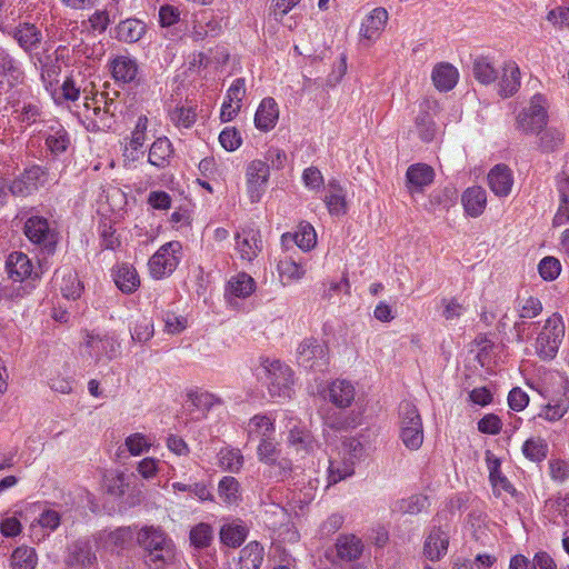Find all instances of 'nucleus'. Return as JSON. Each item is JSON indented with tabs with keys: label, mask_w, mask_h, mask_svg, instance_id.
<instances>
[{
	"label": "nucleus",
	"mask_w": 569,
	"mask_h": 569,
	"mask_svg": "<svg viewBox=\"0 0 569 569\" xmlns=\"http://www.w3.org/2000/svg\"><path fill=\"white\" fill-rule=\"evenodd\" d=\"M263 560V547L252 541L241 549L239 569H259Z\"/></svg>",
	"instance_id": "nucleus-31"
},
{
	"label": "nucleus",
	"mask_w": 569,
	"mask_h": 569,
	"mask_svg": "<svg viewBox=\"0 0 569 569\" xmlns=\"http://www.w3.org/2000/svg\"><path fill=\"white\" fill-rule=\"evenodd\" d=\"M563 134L557 129H547L539 137V147L543 152H552L562 143Z\"/></svg>",
	"instance_id": "nucleus-52"
},
{
	"label": "nucleus",
	"mask_w": 569,
	"mask_h": 569,
	"mask_svg": "<svg viewBox=\"0 0 569 569\" xmlns=\"http://www.w3.org/2000/svg\"><path fill=\"white\" fill-rule=\"evenodd\" d=\"M472 73L477 81L482 84H491L498 79V71L492 63L483 57L473 61Z\"/></svg>",
	"instance_id": "nucleus-38"
},
{
	"label": "nucleus",
	"mask_w": 569,
	"mask_h": 569,
	"mask_svg": "<svg viewBox=\"0 0 569 569\" xmlns=\"http://www.w3.org/2000/svg\"><path fill=\"white\" fill-rule=\"evenodd\" d=\"M50 180L47 168L34 164L26 168L23 172L16 178L9 186V190L13 196L27 197L39 188L44 187Z\"/></svg>",
	"instance_id": "nucleus-7"
},
{
	"label": "nucleus",
	"mask_w": 569,
	"mask_h": 569,
	"mask_svg": "<svg viewBox=\"0 0 569 569\" xmlns=\"http://www.w3.org/2000/svg\"><path fill=\"white\" fill-rule=\"evenodd\" d=\"M322 419L326 427L336 431L355 428L359 423L357 418L340 411H328Z\"/></svg>",
	"instance_id": "nucleus-44"
},
{
	"label": "nucleus",
	"mask_w": 569,
	"mask_h": 569,
	"mask_svg": "<svg viewBox=\"0 0 569 569\" xmlns=\"http://www.w3.org/2000/svg\"><path fill=\"white\" fill-rule=\"evenodd\" d=\"M173 150L170 141L167 138L157 139L150 150L148 160L152 166L162 168L168 163Z\"/></svg>",
	"instance_id": "nucleus-36"
},
{
	"label": "nucleus",
	"mask_w": 569,
	"mask_h": 569,
	"mask_svg": "<svg viewBox=\"0 0 569 569\" xmlns=\"http://www.w3.org/2000/svg\"><path fill=\"white\" fill-rule=\"evenodd\" d=\"M148 126V118L146 116H141L138 118V121L136 123V128L132 132V137L130 140V147L133 150H138L140 147L143 146L146 140V130Z\"/></svg>",
	"instance_id": "nucleus-59"
},
{
	"label": "nucleus",
	"mask_w": 569,
	"mask_h": 569,
	"mask_svg": "<svg viewBox=\"0 0 569 569\" xmlns=\"http://www.w3.org/2000/svg\"><path fill=\"white\" fill-rule=\"evenodd\" d=\"M246 96V82L243 78L236 79L227 91V97L230 102L241 104L242 99Z\"/></svg>",
	"instance_id": "nucleus-63"
},
{
	"label": "nucleus",
	"mask_w": 569,
	"mask_h": 569,
	"mask_svg": "<svg viewBox=\"0 0 569 569\" xmlns=\"http://www.w3.org/2000/svg\"><path fill=\"white\" fill-rule=\"evenodd\" d=\"M219 142L224 150L234 151L241 146L242 139L234 127H227L220 132Z\"/></svg>",
	"instance_id": "nucleus-54"
},
{
	"label": "nucleus",
	"mask_w": 569,
	"mask_h": 569,
	"mask_svg": "<svg viewBox=\"0 0 569 569\" xmlns=\"http://www.w3.org/2000/svg\"><path fill=\"white\" fill-rule=\"evenodd\" d=\"M177 242L170 241L161 246L149 260L150 274L154 279H161L171 274L177 268Z\"/></svg>",
	"instance_id": "nucleus-12"
},
{
	"label": "nucleus",
	"mask_w": 569,
	"mask_h": 569,
	"mask_svg": "<svg viewBox=\"0 0 569 569\" xmlns=\"http://www.w3.org/2000/svg\"><path fill=\"white\" fill-rule=\"evenodd\" d=\"M451 525L447 515L438 513L433 518V527L426 538L423 546V552L429 560H439L447 553Z\"/></svg>",
	"instance_id": "nucleus-5"
},
{
	"label": "nucleus",
	"mask_w": 569,
	"mask_h": 569,
	"mask_svg": "<svg viewBox=\"0 0 569 569\" xmlns=\"http://www.w3.org/2000/svg\"><path fill=\"white\" fill-rule=\"evenodd\" d=\"M538 271L543 280L552 281L560 274L561 263L555 257H545L538 264Z\"/></svg>",
	"instance_id": "nucleus-51"
},
{
	"label": "nucleus",
	"mask_w": 569,
	"mask_h": 569,
	"mask_svg": "<svg viewBox=\"0 0 569 569\" xmlns=\"http://www.w3.org/2000/svg\"><path fill=\"white\" fill-rule=\"evenodd\" d=\"M6 268L10 279L13 281H23L32 274V262L23 252L14 251L10 253L6 261Z\"/></svg>",
	"instance_id": "nucleus-20"
},
{
	"label": "nucleus",
	"mask_w": 569,
	"mask_h": 569,
	"mask_svg": "<svg viewBox=\"0 0 569 569\" xmlns=\"http://www.w3.org/2000/svg\"><path fill=\"white\" fill-rule=\"evenodd\" d=\"M24 233L30 241L41 246L48 253L54 251L58 238L49 222L42 217H31L24 223Z\"/></svg>",
	"instance_id": "nucleus-10"
},
{
	"label": "nucleus",
	"mask_w": 569,
	"mask_h": 569,
	"mask_svg": "<svg viewBox=\"0 0 569 569\" xmlns=\"http://www.w3.org/2000/svg\"><path fill=\"white\" fill-rule=\"evenodd\" d=\"M219 467L229 472H239L243 466V456L239 449L223 448L218 453Z\"/></svg>",
	"instance_id": "nucleus-39"
},
{
	"label": "nucleus",
	"mask_w": 569,
	"mask_h": 569,
	"mask_svg": "<svg viewBox=\"0 0 569 569\" xmlns=\"http://www.w3.org/2000/svg\"><path fill=\"white\" fill-rule=\"evenodd\" d=\"M146 32V24L138 19H127L117 27V37L120 41L137 42Z\"/></svg>",
	"instance_id": "nucleus-32"
},
{
	"label": "nucleus",
	"mask_w": 569,
	"mask_h": 569,
	"mask_svg": "<svg viewBox=\"0 0 569 569\" xmlns=\"http://www.w3.org/2000/svg\"><path fill=\"white\" fill-rule=\"evenodd\" d=\"M416 128L421 140L429 142L435 138L436 124L431 114L422 110L416 118Z\"/></svg>",
	"instance_id": "nucleus-50"
},
{
	"label": "nucleus",
	"mask_w": 569,
	"mask_h": 569,
	"mask_svg": "<svg viewBox=\"0 0 569 569\" xmlns=\"http://www.w3.org/2000/svg\"><path fill=\"white\" fill-rule=\"evenodd\" d=\"M97 561L96 553L89 541L79 540L69 547L67 565L74 569H88Z\"/></svg>",
	"instance_id": "nucleus-15"
},
{
	"label": "nucleus",
	"mask_w": 569,
	"mask_h": 569,
	"mask_svg": "<svg viewBox=\"0 0 569 569\" xmlns=\"http://www.w3.org/2000/svg\"><path fill=\"white\" fill-rule=\"evenodd\" d=\"M94 118L91 120L93 130H106L111 128L114 110L109 108L101 109L99 106L92 107Z\"/></svg>",
	"instance_id": "nucleus-53"
},
{
	"label": "nucleus",
	"mask_w": 569,
	"mask_h": 569,
	"mask_svg": "<svg viewBox=\"0 0 569 569\" xmlns=\"http://www.w3.org/2000/svg\"><path fill=\"white\" fill-rule=\"evenodd\" d=\"M189 539L193 548H207L213 539V529L209 523L200 522L190 530Z\"/></svg>",
	"instance_id": "nucleus-42"
},
{
	"label": "nucleus",
	"mask_w": 569,
	"mask_h": 569,
	"mask_svg": "<svg viewBox=\"0 0 569 569\" xmlns=\"http://www.w3.org/2000/svg\"><path fill=\"white\" fill-rule=\"evenodd\" d=\"M258 380L268 390L270 398L287 399L292 395L293 372L289 366L279 361L263 359L256 370Z\"/></svg>",
	"instance_id": "nucleus-1"
},
{
	"label": "nucleus",
	"mask_w": 569,
	"mask_h": 569,
	"mask_svg": "<svg viewBox=\"0 0 569 569\" xmlns=\"http://www.w3.org/2000/svg\"><path fill=\"white\" fill-rule=\"evenodd\" d=\"M462 206L468 216H481L487 206V192L479 186L468 188L461 197Z\"/></svg>",
	"instance_id": "nucleus-23"
},
{
	"label": "nucleus",
	"mask_w": 569,
	"mask_h": 569,
	"mask_svg": "<svg viewBox=\"0 0 569 569\" xmlns=\"http://www.w3.org/2000/svg\"><path fill=\"white\" fill-rule=\"evenodd\" d=\"M353 460L343 458L342 461L330 460L328 468V482L335 485L353 475Z\"/></svg>",
	"instance_id": "nucleus-45"
},
{
	"label": "nucleus",
	"mask_w": 569,
	"mask_h": 569,
	"mask_svg": "<svg viewBox=\"0 0 569 569\" xmlns=\"http://www.w3.org/2000/svg\"><path fill=\"white\" fill-rule=\"evenodd\" d=\"M279 118L278 104L273 98H264L256 112L254 124L261 131L274 128Z\"/></svg>",
	"instance_id": "nucleus-24"
},
{
	"label": "nucleus",
	"mask_w": 569,
	"mask_h": 569,
	"mask_svg": "<svg viewBox=\"0 0 569 569\" xmlns=\"http://www.w3.org/2000/svg\"><path fill=\"white\" fill-rule=\"evenodd\" d=\"M542 311V303L538 298L529 297L520 302L519 317L522 319H532Z\"/></svg>",
	"instance_id": "nucleus-55"
},
{
	"label": "nucleus",
	"mask_w": 569,
	"mask_h": 569,
	"mask_svg": "<svg viewBox=\"0 0 569 569\" xmlns=\"http://www.w3.org/2000/svg\"><path fill=\"white\" fill-rule=\"evenodd\" d=\"M306 187L310 189H319L323 186V177L320 170L316 167H309L302 174Z\"/></svg>",
	"instance_id": "nucleus-64"
},
{
	"label": "nucleus",
	"mask_w": 569,
	"mask_h": 569,
	"mask_svg": "<svg viewBox=\"0 0 569 569\" xmlns=\"http://www.w3.org/2000/svg\"><path fill=\"white\" fill-rule=\"evenodd\" d=\"M547 101L541 94L531 98L529 107L517 118V126L527 133L539 132L547 124Z\"/></svg>",
	"instance_id": "nucleus-8"
},
{
	"label": "nucleus",
	"mask_w": 569,
	"mask_h": 569,
	"mask_svg": "<svg viewBox=\"0 0 569 569\" xmlns=\"http://www.w3.org/2000/svg\"><path fill=\"white\" fill-rule=\"evenodd\" d=\"M488 184L497 197H507L513 186L511 170L506 164H496L487 176Z\"/></svg>",
	"instance_id": "nucleus-17"
},
{
	"label": "nucleus",
	"mask_w": 569,
	"mask_h": 569,
	"mask_svg": "<svg viewBox=\"0 0 569 569\" xmlns=\"http://www.w3.org/2000/svg\"><path fill=\"white\" fill-rule=\"evenodd\" d=\"M388 18V11L385 8H375L363 19L360 28V36L369 41H376L383 31Z\"/></svg>",
	"instance_id": "nucleus-18"
},
{
	"label": "nucleus",
	"mask_w": 569,
	"mask_h": 569,
	"mask_svg": "<svg viewBox=\"0 0 569 569\" xmlns=\"http://www.w3.org/2000/svg\"><path fill=\"white\" fill-rule=\"evenodd\" d=\"M501 428V419L495 413H488L478 421V430L482 433L498 435Z\"/></svg>",
	"instance_id": "nucleus-58"
},
{
	"label": "nucleus",
	"mask_w": 569,
	"mask_h": 569,
	"mask_svg": "<svg viewBox=\"0 0 569 569\" xmlns=\"http://www.w3.org/2000/svg\"><path fill=\"white\" fill-rule=\"evenodd\" d=\"M400 439L409 450H418L423 442L422 419L416 405L402 401L399 406Z\"/></svg>",
	"instance_id": "nucleus-4"
},
{
	"label": "nucleus",
	"mask_w": 569,
	"mask_h": 569,
	"mask_svg": "<svg viewBox=\"0 0 569 569\" xmlns=\"http://www.w3.org/2000/svg\"><path fill=\"white\" fill-rule=\"evenodd\" d=\"M256 290L254 279L246 272H239L230 278L226 288V296L231 298L246 299Z\"/></svg>",
	"instance_id": "nucleus-25"
},
{
	"label": "nucleus",
	"mask_w": 569,
	"mask_h": 569,
	"mask_svg": "<svg viewBox=\"0 0 569 569\" xmlns=\"http://www.w3.org/2000/svg\"><path fill=\"white\" fill-rule=\"evenodd\" d=\"M508 403L512 410L521 411L528 406L529 397L521 388L517 387L510 390Z\"/></svg>",
	"instance_id": "nucleus-60"
},
{
	"label": "nucleus",
	"mask_w": 569,
	"mask_h": 569,
	"mask_svg": "<svg viewBox=\"0 0 569 569\" xmlns=\"http://www.w3.org/2000/svg\"><path fill=\"white\" fill-rule=\"evenodd\" d=\"M568 194L561 188L560 190V204L557 213L553 217L552 223L555 227L562 226L569 222V200Z\"/></svg>",
	"instance_id": "nucleus-61"
},
{
	"label": "nucleus",
	"mask_w": 569,
	"mask_h": 569,
	"mask_svg": "<svg viewBox=\"0 0 569 569\" xmlns=\"http://www.w3.org/2000/svg\"><path fill=\"white\" fill-rule=\"evenodd\" d=\"M287 442L297 452H309L313 449L315 439L311 432L297 419L290 417L287 423Z\"/></svg>",
	"instance_id": "nucleus-14"
},
{
	"label": "nucleus",
	"mask_w": 569,
	"mask_h": 569,
	"mask_svg": "<svg viewBox=\"0 0 569 569\" xmlns=\"http://www.w3.org/2000/svg\"><path fill=\"white\" fill-rule=\"evenodd\" d=\"M150 446V441L141 433H133L126 439V447L132 456L148 451Z\"/></svg>",
	"instance_id": "nucleus-57"
},
{
	"label": "nucleus",
	"mask_w": 569,
	"mask_h": 569,
	"mask_svg": "<svg viewBox=\"0 0 569 569\" xmlns=\"http://www.w3.org/2000/svg\"><path fill=\"white\" fill-rule=\"evenodd\" d=\"M218 496L226 503H237L240 500V485L231 476H224L218 485Z\"/></svg>",
	"instance_id": "nucleus-40"
},
{
	"label": "nucleus",
	"mask_w": 569,
	"mask_h": 569,
	"mask_svg": "<svg viewBox=\"0 0 569 569\" xmlns=\"http://www.w3.org/2000/svg\"><path fill=\"white\" fill-rule=\"evenodd\" d=\"M222 399L199 387L187 388L184 400L180 408V422L186 426L204 419L216 406H221Z\"/></svg>",
	"instance_id": "nucleus-2"
},
{
	"label": "nucleus",
	"mask_w": 569,
	"mask_h": 569,
	"mask_svg": "<svg viewBox=\"0 0 569 569\" xmlns=\"http://www.w3.org/2000/svg\"><path fill=\"white\" fill-rule=\"evenodd\" d=\"M248 528L240 520L226 523L220 529V540L232 548L239 547L247 538Z\"/></svg>",
	"instance_id": "nucleus-29"
},
{
	"label": "nucleus",
	"mask_w": 569,
	"mask_h": 569,
	"mask_svg": "<svg viewBox=\"0 0 569 569\" xmlns=\"http://www.w3.org/2000/svg\"><path fill=\"white\" fill-rule=\"evenodd\" d=\"M565 337V323L559 313H553L546 321L535 341L536 355L543 361L556 358Z\"/></svg>",
	"instance_id": "nucleus-3"
},
{
	"label": "nucleus",
	"mask_w": 569,
	"mask_h": 569,
	"mask_svg": "<svg viewBox=\"0 0 569 569\" xmlns=\"http://www.w3.org/2000/svg\"><path fill=\"white\" fill-rule=\"evenodd\" d=\"M297 362L311 371H325L329 365L328 347L316 339H305L297 349Z\"/></svg>",
	"instance_id": "nucleus-6"
},
{
	"label": "nucleus",
	"mask_w": 569,
	"mask_h": 569,
	"mask_svg": "<svg viewBox=\"0 0 569 569\" xmlns=\"http://www.w3.org/2000/svg\"><path fill=\"white\" fill-rule=\"evenodd\" d=\"M459 73L450 63H439L433 68L432 81L440 91L451 90L458 81Z\"/></svg>",
	"instance_id": "nucleus-28"
},
{
	"label": "nucleus",
	"mask_w": 569,
	"mask_h": 569,
	"mask_svg": "<svg viewBox=\"0 0 569 569\" xmlns=\"http://www.w3.org/2000/svg\"><path fill=\"white\" fill-rule=\"evenodd\" d=\"M113 279L116 286L123 293H132L140 286V279L136 269L126 263L117 267L113 271Z\"/></svg>",
	"instance_id": "nucleus-27"
},
{
	"label": "nucleus",
	"mask_w": 569,
	"mask_h": 569,
	"mask_svg": "<svg viewBox=\"0 0 569 569\" xmlns=\"http://www.w3.org/2000/svg\"><path fill=\"white\" fill-rule=\"evenodd\" d=\"M84 346L91 358L100 360L102 357L112 359L116 357L119 345L111 337H100L93 333H87Z\"/></svg>",
	"instance_id": "nucleus-16"
},
{
	"label": "nucleus",
	"mask_w": 569,
	"mask_h": 569,
	"mask_svg": "<svg viewBox=\"0 0 569 569\" xmlns=\"http://www.w3.org/2000/svg\"><path fill=\"white\" fill-rule=\"evenodd\" d=\"M328 399L338 408H348L355 400L353 385L345 379H337L328 387Z\"/></svg>",
	"instance_id": "nucleus-19"
},
{
	"label": "nucleus",
	"mask_w": 569,
	"mask_h": 569,
	"mask_svg": "<svg viewBox=\"0 0 569 569\" xmlns=\"http://www.w3.org/2000/svg\"><path fill=\"white\" fill-rule=\"evenodd\" d=\"M430 506L429 499L423 495H413L396 503L398 511L407 515H418Z\"/></svg>",
	"instance_id": "nucleus-43"
},
{
	"label": "nucleus",
	"mask_w": 569,
	"mask_h": 569,
	"mask_svg": "<svg viewBox=\"0 0 569 569\" xmlns=\"http://www.w3.org/2000/svg\"><path fill=\"white\" fill-rule=\"evenodd\" d=\"M270 176V167L266 161L256 159L249 162L246 170L247 190L251 202H258L264 193Z\"/></svg>",
	"instance_id": "nucleus-11"
},
{
	"label": "nucleus",
	"mask_w": 569,
	"mask_h": 569,
	"mask_svg": "<svg viewBox=\"0 0 569 569\" xmlns=\"http://www.w3.org/2000/svg\"><path fill=\"white\" fill-rule=\"evenodd\" d=\"M153 336V323L150 319L142 317L137 321L131 337L138 342H146Z\"/></svg>",
	"instance_id": "nucleus-56"
},
{
	"label": "nucleus",
	"mask_w": 569,
	"mask_h": 569,
	"mask_svg": "<svg viewBox=\"0 0 569 569\" xmlns=\"http://www.w3.org/2000/svg\"><path fill=\"white\" fill-rule=\"evenodd\" d=\"M138 73V66L134 60L128 57H118L112 62V74L118 81L124 83L131 82L136 79Z\"/></svg>",
	"instance_id": "nucleus-35"
},
{
	"label": "nucleus",
	"mask_w": 569,
	"mask_h": 569,
	"mask_svg": "<svg viewBox=\"0 0 569 569\" xmlns=\"http://www.w3.org/2000/svg\"><path fill=\"white\" fill-rule=\"evenodd\" d=\"M82 284L76 272L68 270L63 273L60 290L64 298L76 300L81 296Z\"/></svg>",
	"instance_id": "nucleus-46"
},
{
	"label": "nucleus",
	"mask_w": 569,
	"mask_h": 569,
	"mask_svg": "<svg viewBox=\"0 0 569 569\" xmlns=\"http://www.w3.org/2000/svg\"><path fill=\"white\" fill-rule=\"evenodd\" d=\"M522 452L529 460L540 462L547 457L548 446L540 438L528 439L522 446Z\"/></svg>",
	"instance_id": "nucleus-48"
},
{
	"label": "nucleus",
	"mask_w": 569,
	"mask_h": 569,
	"mask_svg": "<svg viewBox=\"0 0 569 569\" xmlns=\"http://www.w3.org/2000/svg\"><path fill=\"white\" fill-rule=\"evenodd\" d=\"M138 543L148 551L149 560L157 562L170 558L171 551L162 530L154 527H144L138 532Z\"/></svg>",
	"instance_id": "nucleus-9"
},
{
	"label": "nucleus",
	"mask_w": 569,
	"mask_h": 569,
	"mask_svg": "<svg viewBox=\"0 0 569 569\" xmlns=\"http://www.w3.org/2000/svg\"><path fill=\"white\" fill-rule=\"evenodd\" d=\"M520 88V69L515 61H507L498 83V93L502 98L513 96Z\"/></svg>",
	"instance_id": "nucleus-21"
},
{
	"label": "nucleus",
	"mask_w": 569,
	"mask_h": 569,
	"mask_svg": "<svg viewBox=\"0 0 569 569\" xmlns=\"http://www.w3.org/2000/svg\"><path fill=\"white\" fill-rule=\"evenodd\" d=\"M236 250L241 260L251 262L262 250V240L260 231L248 227L236 234Z\"/></svg>",
	"instance_id": "nucleus-13"
},
{
	"label": "nucleus",
	"mask_w": 569,
	"mask_h": 569,
	"mask_svg": "<svg viewBox=\"0 0 569 569\" xmlns=\"http://www.w3.org/2000/svg\"><path fill=\"white\" fill-rule=\"evenodd\" d=\"M274 432L272 421L266 416H254L248 425V433L251 439L262 440L270 438Z\"/></svg>",
	"instance_id": "nucleus-41"
},
{
	"label": "nucleus",
	"mask_w": 569,
	"mask_h": 569,
	"mask_svg": "<svg viewBox=\"0 0 569 569\" xmlns=\"http://www.w3.org/2000/svg\"><path fill=\"white\" fill-rule=\"evenodd\" d=\"M288 241H293L303 251H309L316 244L317 234L311 224H300L299 231L295 234H282V242L286 243Z\"/></svg>",
	"instance_id": "nucleus-33"
},
{
	"label": "nucleus",
	"mask_w": 569,
	"mask_h": 569,
	"mask_svg": "<svg viewBox=\"0 0 569 569\" xmlns=\"http://www.w3.org/2000/svg\"><path fill=\"white\" fill-rule=\"evenodd\" d=\"M278 271L282 279H287L289 281L299 280L306 273L301 263L291 258L281 259L278 263Z\"/></svg>",
	"instance_id": "nucleus-49"
},
{
	"label": "nucleus",
	"mask_w": 569,
	"mask_h": 569,
	"mask_svg": "<svg viewBox=\"0 0 569 569\" xmlns=\"http://www.w3.org/2000/svg\"><path fill=\"white\" fill-rule=\"evenodd\" d=\"M38 563V556L33 548L21 546L11 555L12 569H34Z\"/></svg>",
	"instance_id": "nucleus-37"
},
{
	"label": "nucleus",
	"mask_w": 569,
	"mask_h": 569,
	"mask_svg": "<svg viewBox=\"0 0 569 569\" xmlns=\"http://www.w3.org/2000/svg\"><path fill=\"white\" fill-rule=\"evenodd\" d=\"M276 445L273 443L271 437L270 438H263L260 440V443L258 446V455L260 457V460L264 463L273 462L276 459Z\"/></svg>",
	"instance_id": "nucleus-62"
},
{
	"label": "nucleus",
	"mask_w": 569,
	"mask_h": 569,
	"mask_svg": "<svg viewBox=\"0 0 569 569\" xmlns=\"http://www.w3.org/2000/svg\"><path fill=\"white\" fill-rule=\"evenodd\" d=\"M328 196H326V204L331 214H343L347 210L346 196L342 187L336 181L328 184Z\"/></svg>",
	"instance_id": "nucleus-34"
},
{
	"label": "nucleus",
	"mask_w": 569,
	"mask_h": 569,
	"mask_svg": "<svg viewBox=\"0 0 569 569\" xmlns=\"http://www.w3.org/2000/svg\"><path fill=\"white\" fill-rule=\"evenodd\" d=\"M132 478H134L133 473L127 475L124 472L108 476L106 478L107 491L110 495L121 497L128 490Z\"/></svg>",
	"instance_id": "nucleus-47"
},
{
	"label": "nucleus",
	"mask_w": 569,
	"mask_h": 569,
	"mask_svg": "<svg viewBox=\"0 0 569 569\" xmlns=\"http://www.w3.org/2000/svg\"><path fill=\"white\" fill-rule=\"evenodd\" d=\"M433 169L427 164H412L407 170V183L410 192L421 191L433 181Z\"/></svg>",
	"instance_id": "nucleus-26"
},
{
	"label": "nucleus",
	"mask_w": 569,
	"mask_h": 569,
	"mask_svg": "<svg viewBox=\"0 0 569 569\" xmlns=\"http://www.w3.org/2000/svg\"><path fill=\"white\" fill-rule=\"evenodd\" d=\"M12 36L18 41L19 46L26 51H31L37 48L41 41V32L31 23H22L18 26L14 28Z\"/></svg>",
	"instance_id": "nucleus-30"
},
{
	"label": "nucleus",
	"mask_w": 569,
	"mask_h": 569,
	"mask_svg": "<svg viewBox=\"0 0 569 569\" xmlns=\"http://www.w3.org/2000/svg\"><path fill=\"white\" fill-rule=\"evenodd\" d=\"M363 543L360 538L355 535H341L336 542L337 556L342 561H355L359 559L363 552Z\"/></svg>",
	"instance_id": "nucleus-22"
}]
</instances>
